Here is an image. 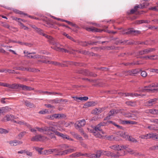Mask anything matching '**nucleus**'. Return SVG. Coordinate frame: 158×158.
I'll use <instances>...</instances> for the list:
<instances>
[{
  "label": "nucleus",
  "instance_id": "5701e85b",
  "mask_svg": "<svg viewBox=\"0 0 158 158\" xmlns=\"http://www.w3.org/2000/svg\"><path fill=\"white\" fill-rule=\"evenodd\" d=\"M125 103L127 105L129 106L135 107L137 105V102L136 101H127L125 102Z\"/></svg>",
  "mask_w": 158,
  "mask_h": 158
},
{
  "label": "nucleus",
  "instance_id": "58836bf2",
  "mask_svg": "<svg viewBox=\"0 0 158 158\" xmlns=\"http://www.w3.org/2000/svg\"><path fill=\"white\" fill-rule=\"evenodd\" d=\"M119 135L120 136L122 137L123 138L127 139L128 138V136L126 135L125 132H119Z\"/></svg>",
  "mask_w": 158,
  "mask_h": 158
},
{
  "label": "nucleus",
  "instance_id": "aec40b11",
  "mask_svg": "<svg viewBox=\"0 0 158 158\" xmlns=\"http://www.w3.org/2000/svg\"><path fill=\"white\" fill-rule=\"evenodd\" d=\"M14 123L19 124L20 125H24L27 127H30V125L29 124L26 123L25 121L22 120H21L20 121H14Z\"/></svg>",
  "mask_w": 158,
  "mask_h": 158
},
{
  "label": "nucleus",
  "instance_id": "20e7f679",
  "mask_svg": "<svg viewBox=\"0 0 158 158\" xmlns=\"http://www.w3.org/2000/svg\"><path fill=\"white\" fill-rule=\"evenodd\" d=\"M46 138L47 137L45 136L42 135H39L33 137L31 139V140L32 141H41Z\"/></svg>",
  "mask_w": 158,
  "mask_h": 158
},
{
  "label": "nucleus",
  "instance_id": "dca6fc26",
  "mask_svg": "<svg viewBox=\"0 0 158 158\" xmlns=\"http://www.w3.org/2000/svg\"><path fill=\"white\" fill-rule=\"evenodd\" d=\"M77 124H75V127L76 128H80L81 127L84 126L85 124V119H82L77 122Z\"/></svg>",
  "mask_w": 158,
  "mask_h": 158
},
{
  "label": "nucleus",
  "instance_id": "cd10ccee",
  "mask_svg": "<svg viewBox=\"0 0 158 158\" xmlns=\"http://www.w3.org/2000/svg\"><path fill=\"white\" fill-rule=\"evenodd\" d=\"M145 88L151 89L156 88H158V83H152L148 86H145Z\"/></svg>",
  "mask_w": 158,
  "mask_h": 158
},
{
  "label": "nucleus",
  "instance_id": "e433bc0d",
  "mask_svg": "<svg viewBox=\"0 0 158 158\" xmlns=\"http://www.w3.org/2000/svg\"><path fill=\"white\" fill-rule=\"evenodd\" d=\"M79 44L84 46H86L88 44H93L89 43L88 42L86 41H81L79 42Z\"/></svg>",
  "mask_w": 158,
  "mask_h": 158
},
{
  "label": "nucleus",
  "instance_id": "864d4df0",
  "mask_svg": "<svg viewBox=\"0 0 158 158\" xmlns=\"http://www.w3.org/2000/svg\"><path fill=\"white\" fill-rule=\"evenodd\" d=\"M8 131L6 129L0 128V134L7 133Z\"/></svg>",
  "mask_w": 158,
  "mask_h": 158
},
{
  "label": "nucleus",
  "instance_id": "6e6552de",
  "mask_svg": "<svg viewBox=\"0 0 158 158\" xmlns=\"http://www.w3.org/2000/svg\"><path fill=\"white\" fill-rule=\"evenodd\" d=\"M119 112L118 110L113 109L110 110L108 114V115L104 119V121L109 119L110 118V117L114 115V114L118 113Z\"/></svg>",
  "mask_w": 158,
  "mask_h": 158
},
{
  "label": "nucleus",
  "instance_id": "6ab92c4d",
  "mask_svg": "<svg viewBox=\"0 0 158 158\" xmlns=\"http://www.w3.org/2000/svg\"><path fill=\"white\" fill-rule=\"evenodd\" d=\"M20 84H9L7 83L6 87L11 89H18L19 87H20Z\"/></svg>",
  "mask_w": 158,
  "mask_h": 158
},
{
  "label": "nucleus",
  "instance_id": "473e14b6",
  "mask_svg": "<svg viewBox=\"0 0 158 158\" xmlns=\"http://www.w3.org/2000/svg\"><path fill=\"white\" fill-rule=\"evenodd\" d=\"M150 133H148L145 135H142L139 136V138L142 139H149Z\"/></svg>",
  "mask_w": 158,
  "mask_h": 158
},
{
  "label": "nucleus",
  "instance_id": "de8ad7c7",
  "mask_svg": "<svg viewBox=\"0 0 158 158\" xmlns=\"http://www.w3.org/2000/svg\"><path fill=\"white\" fill-rule=\"evenodd\" d=\"M19 25L22 27V28H23L25 30H27L28 29V28L26 26L24 25L21 22H19Z\"/></svg>",
  "mask_w": 158,
  "mask_h": 158
},
{
  "label": "nucleus",
  "instance_id": "603ef678",
  "mask_svg": "<svg viewBox=\"0 0 158 158\" xmlns=\"http://www.w3.org/2000/svg\"><path fill=\"white\" fill-rule=\"evenodd\" d=\"M122 94L123 95H124L126 97L130 96L132 97H133V93H122Z\"/></svg>",
  "mask_w": 158,
  "mask_h": 158
},
{
  "label": "nucleus",
  "instance_id": "4c0bfd02",
  "mask_svg": "<svg viewBox=\"0 0 158 158\" xmlns=\"http://www.w3.org/2000/svg\"><path fill=\"white\" fill-rule=\"evenodd\" d=\"M63 35H64L66 36L70 40H71L73 41V42H76V40H74V39L73 38H72V37H71L69 35H68L66 33L64 32L63 33Z\"/></svg>",
  "mask_w": 158,
  "mask_h": 158
},
{
  "label": "nucleus",
  "instance_id": "1a4fd4ad",
  "mask_svg": "<svg viewBox=\"0 0 158 158\" xmlns=\"http://www.w3.org/2000/svg\"><path fill=\"white\" fill-rule=\"evenodd\" d=\"M107 108L106 107L96 108L92 111L91 113L94 114H98L105 110Z\"/></svg>",
  "mask_w": 158,
  "mask_h": 158
},
{
  "label": "nucleus",
  "instance_id": "72a5a7b5",
  "mask_svg": "<svg viewBox=\"0 0 158 158\" xmlns=\"http://www.w3.org/2000/svg\"><path fill=\"white\" fill-rule=\"evenodd\" d=\"M157 110L156 109H148L146 110V112L150 113L153 114H156Z\"/></svg>",
  "mask_w": 158,
  "mask_h": 158
},
{
  "label": "nucleus",
  "instance_id": "09e8293b",
  "mask_svg": "<svg viewBox=\"0 0 158 158\" xmlns=\"http://www.w3.org/2000/svg\"><path fill=\"white\" fill-rule=\"evenodd\" d=\"M35 128L37 129L38 131L41 132H44L45 131L44 127L40 128L38 127H36Z\"/></svg>",
  "mask_w": 158,
  "mask_h": 158
},
{
  "label": "nucleus",
  "instance_id": "338daca9",
  "mask_svg": "<svg viewBox=\"0 0 158 158\" xmlns=\"http://www.w3.org/2000/svg\"><path fill=\"white\" fill-rule=\"evenodd\" d=\"M141 74L142 77H145L147 76V74L145 71H143L141 72Z\"/></svg>",
  "mask_w": 158,
  "mask_h": 158
},
{
  "label": "nucleus",
  "instance_id": "7ed1b4c3",
  "mask_svg": "<svg viewBox=\"0 0 158 158\" xmlns=\"http://www.w3.org/2000/svg\"><path fill=\"white\" fill-rule=\"evenodd\" d=\"M47 57L46 58V59H44L43 60H39L38 61V62H42L44 63H49V64H52L54 65L58 66H61V67H64L65 66H67V65L66 64H62L60 63L59 62H55V61H50L49 60H47Z\"/></svg>",
  "mask_w": 158,
  "mask_h": 158
},
{
  "label": "nucleus",
  "instance_id": "ddd939ff",
  "mask_svg": "<svg viewBox=\"0 0 158 158\" xmlns=\"http://www.w3.org/2000/svg\"><path fill=\"white\" fill-rule=\"evenodd\" d=\"M139 7V6H134V8L131 9L129 12H128L127 13L128 14H133L135 12L136 13V15L140 14L141 13L139 11H137V10Z\"/></svg>",
  "mask_w": 158,
  "mask_h": 158
},
{
  "label": "nucleus",
  "instance_id": "c85d7f7f",
  "mask_svg": "<svg viewBox=\"0 0 158 158\" xmlns=\"http://www.w3.org/2000/svg\"><path fill=\"white\" fill-rule=\"evenodd\" d=\"M48 39V41L50 43L53 45H57L58 44L55 42V40L51 36Z\"/></svg>",
  "mask_w": 158,
  "mask_h": 158
},
{
  "label": "nucleus",
  "instance_id": "c03bdc74",
  "mask_svg": "<svg viewBox=\"0 0 158 158\" xmlns=\"http://www.w3.org/2000/svg\"><path fill=\"white\" fill-rule=\"evenodd\" d=\"M47 135H48L51 139L56 138V137L54 133L51 132L49 133H48Z\"/></svg>",
  "mask_w": 158,
  "mask_h": 158
},
{
  "label": "nucleus",
  "instance_id": "69168bd1",
  "mask_svg": "<svg viewBox=\"0 0 158 158\" xmlns=\"http://www.w3.org/2000/svg\"><path fill=\"white\" fill-rule=\"evenodd\" d=\"M150 121L151 122L153 123L156 124H157V118L151 119L150 120Z\"/></svg>",
  "mask_w": 158,
  "mask_h": 158
},
{
  "label": "nucleus",
  "instance_id": "37998d69",
  "mask_svg": "<svg viewBox=\"0 0 158 158\" xmlns=\"http://www.w3.org/2000/svg\"><path fill=\"white\" fill-rule=\"evenodd\" d=\"M155 55H152L151 56H145L144 57H143V58H145L146 60L148 59H150V60H154L155 59H154L153 58V57H155Z\"/></svg>",
  "mask_w": 158,
  "mask_h": 158
},
{
  "label": "nucleus",
  "instance_id": "a18cd8bd",
  "mask_svg": "<svg viewBox=\"0 0 158 158\" xmlns=\"http://www.w3.org/2000/svg\"><path fill=\"white\" fill-rule=\"evenodd\" d=\"M100 126H105L107 125V123L106 120L105 121H104V119L103 120V122H101L99 124H98Z\"/></svg>",
  "mask_w": 158,
  "mask_h": 158
},
{
  "label": "nucleus",
  "instance_id": "5fc2aeb1",
  "mask_svg": "<svg viewBox=\"0 0 158 158\" xmlns=\"http://www.w3.org/2000/svg\"><path fill=\"white\" fill-rule=\"evenodd\" d=\"M44 94H47V95H55V92H53L44 91Z\"/></svg>",
  "mask_w": 158,
  "mask_h": 158
},
{
  "label": "nucleus",
  "instance_id": "393cba45",
  "mask_svg": "<svg viewBox=\"0 0 158 158\" xmlns=\"http://www.w3.org/2000/svg\"><path fill=\"white\" fill-rule=\"evenodd\" d=\"M20 87L22 88L23 90L30 91L34 90V88H32L31 87L27 86L22 84H20Z\"/></svg>",
  "mask_w": 158,
  "mask_h": 158
},
{
  "label": "nucleus",
  "instance_id": "2f4dec72",
  "mask_svg": "<svg viewBox=\"0 0 158 158\" xmlns=\"http://www.w3.org/2000/svg\"><path fill=\"white\" fill-rule=\"evenodd\" d=\"M73 98L75 100H79L81 101H86L88 99V98L87 97H73Z\"/></svg>",
  "mask_w": 158,
  "mask_h": 158
},
{
  "label": "nucleus",
  "instance_id": "3c124183",
  "mask_svg": "<svg viewBox=\"0 0 158 158\" xmlns=\"http://www.w3.org/2000/svg\"><path fill=\"white\" fill-rule=\"evenodd\" d=\"M103 152H101V151H98L96 154H95L96 158H99L101 156L102 153V154Z\"/></svg>",
  "mask_w": 158,
  "mask_h": 158
},
{
  "label": "nucleus",
  "instance_id": "052dcab7",
  "mask_svg": "<svg viewBox=\"0 0 158 158\" xmlns=\"http://www.w3.org/2000/svg\"><path fill=\"white\" fill-rule=\"evenodd\" d=\"M29 72H37L39 71L38 69H36L35 68H29Z\"/></svg>",
  "mask_w": 158,
  "mask_h": 158
},
{
  "label": "nucleus",
  "instance_id": "774afa93",
  "mask_svg": "<svg viewBox=\"0 0 158 158\" xmlns=\"http://www.w3.org/2000/svg\"><path fill=\"white\" fill-rule=\"evenodd\" d=\"M127 151L130 154L134 153V151L131 149L127 148L126 149Z\"/></svg>",
  "mask_w": 158,
  "mask_h": 158
},
{
  "label": "nucleus",
  "instance_id": "a878e982",
  "mask_svg": "<svg viewBox=\"0 0 158 158\" xmlns=\"http://www.w3.org/2000/svg\"><path fill=\"white\" fill-rule=\"evenodd\" d=\"M44 129L45 131V132L51 131L53 132L55 134L56 131H57L55 130V128L52 126H45Z\"/></svg>",
  "mask_w": 158,
  "mask_h": 158
},
{
  "label": "nucleus",
  "instance_id": "6e6d98bb",
  "mask_svg": "<svg viewBox=\"0 0 158 158\" xmlns=\"http://www.w3.org/2000/svg\"><path fill=\"white\" fill-rule=\"evenodd\" d=\"M25 104L27 106H29L30 107H31L33 105V104H32L30 103L29 102H28L27 101H26L25 102Z\"/></svg>",
  "mask_w": 158,
  "mask_h": 158
},
{
  "label": "nucleus",
  "instance_id": "e2e57ef3",
  "mask_svg": "<svg viewBox=\"0 0 158 158\" xmlns=\"http://www.w3.org/2000/svg\"><path fill=\"white\" fill-rule=\"evenodd\" d=\"M35 149L40 154H41V151L43 149V148L36 147Z\"/></svg>",
  "mask_w": 158,
  "mask_h": 158
},
{
  "label": "nucleus",
  "instance_id": "f257e3e1",
  "mask_svg": "<svg viewBox=\"0 0 158 158\" xmlns=\"http://www.w3.org/2000/svg\"><path fill=\"white\" fill-rule=\"evenodd\" d=\"M101 127V126L98 124L92 130H91L90 131L96 137H99L100 136V134L101 133L102 134H105V133L102 131Z\"/></svg>",
  "mask_w": 158,
  "mask_h": 158
},
{
  "label": "nucleus",
  "instance_id": "f3484780",
  "mask_svg": "<svg viewBox=\"0 0 158 158\" xmlns=\"http://www.w3.org/2000/svg\"><path fill=\"white\" fill-rule=\"evenodd\" d=\"M153 90L155 91H158V88H145V86L142 89H141L139 90V92H145L146 91L149 92L150 91H152Z\"/></svg>",
  "mask_w": 158,
  "mask_h": 158
},
{
  "label": "nucleus",
  "instance_id": "4be33fe9",
  "mask_svg": "<svg viewBox=\"0 0 158 158\" xmlns=\"http://www.w3.org/2000/svg\"><path fill=\"white\" fill-rule=\"evenodd\" d=\"M11 109L8 106H6L0 109V114L5 113L10 111Z\"/></svg>",
  "mask_w": 158,
  "mask_h": 158
},
{
  "label": "nucleus",
  "instance_id": "412c9836",
  "mask_svg": "<svg viewBox=\"0 0 158 158\" xmlns=\"http://www.w3.org/2000/svg\"><path fill=\"white\" fill-rule=\"evenodd\" d=\"M85 29L89 31L95 32H101L102 31L98 28L94 27H86Z\"/></svg>",
  "mask_w": 158,
  "mask_h": 158
},
{
  "label": "nucleus",
  "instance_id": "9d476101",
  "mask_svg": "<svg viewBox=\"0 0 158 158\" xmlns=\"http://www.w3.org/2000/svg\"><path fill=\"white\" fill-rule=\"evenodd\" d=\"M56 135L61 137L63 139H67L69 140L73 141V139L69 138V136L67 135H64L63 133H60L58 131H56Z\"/></svg>",
  "mask_w": 158,
  "mask_h": 158
},
{
  "label": "nucleus",
  "instance_id": "a19ab883",
  "mask_svg": "<svg viewBox=\"0 0 158 158\" xmlns=\"http://www.w3.org/2000/svg\"><path fill=\"white\" fill-rule=\"evenodd\" d=\"M52 153V149L45 150L44 151V154L46 155L51 154Z\"/></svg>",
  "mask_w": 158,
  "mask_h": 158
},
{
  "label": "nucleus",
  "instance_id": "0e129e2a",
  "mask_svg": "<svg viewBox=\"0 0 158 158\" xmlns=\"http://www.w3.org/2000/svg\"><path fill=\"white\" fill-rule=\"evenodd\" d=\"M57 45H55V46L54 47H52L51 48L55 50H56L57 51H59L60 49V48L57 47L56 46Z\"/></svg>",
  "mask_w": 158,
  "mask_h": 158
},
{
  "label": "nucleus",
  "instance_id": "9b49d317",
  "mask_svg": "<svg viewBox=\"0 0 158 158\" xmlns=\"http://www.w3.org/2000/svg\"><path fill=\"white\" fill-rule=\"evenodd\" d=\"M155 50V49L152 48H149L145 49L143 50L140 51L139 52V54L140 55H143L149 53L153 52Z\"/></svg>",
  "mask_w": 158,
  "mask_h": 158
},
{
  "label": "nucleus",
  "instance_id": "0eeeda50",
  "mask_svg": "<svg viewBox=\"0 0 158 158\" xmlns=\"http://www.w3.org/2000/svg\"><path fill=\"white\" fill-rule=\"evenodd\" d=\"M139 72V70L138 69H132L127 72H124V75L127 76L130 75L133 76H135Z\"/></svg>",
  "mask_w": 158,
  "mask_h": 158
},
{
  "label": "nucleus",
  "instance_id": "a211bd4d",
  "mask_svg": "<svg viewBox=\"0 0 158 158\" xmlns=\"http://www.w3.org/2000/svg\"><path fill=\"white\" fill-rule=\"evenodd\" d=\"M23 142L22 141L17 140L10 141L9 143L11 146H16L18 145L22 144Z\"/></svg>",
  "mask_w": 158,
  "mask_h": 158
},
{
  "label": "nucleus",
  "instance_id": "f03ea898",
  "mask_svg": "<svg viewBox=\"0 0 158 158\" xmlns=\"http://www.w3.org/2000/svg\"><path fill=\"white\" fill-rule=\"evenodd\" d=\"M24 53L25 54V56L28 58H31L36 59L37 58H40L42 60L44 59H46L47 58L46 56H42L39 55H34L35 54V52H32L31 53H29L28 52H26V51H24Z\"/></svg>",
  "mask_w": 158,
  "mask_h": 158
},
{
  "label": "nucleus",
  "instance_id": "b1692460",
  "mask_svg": "<svg viewBox=\"0 0 158 158\" xmlns=\"http://www.w3.org/2000/svg\"><path fill=\"white\" fill-rule=\"evenodd\" d=\"M133 33H135L136 34H139L140 33V32L138 31L134 30L133 28H131L128 30L127 31L123 34H132Z\"/></svg>",
  "mask_w": 158,
  "mask_h": 158
},
{
  "label": "nucleus",
  "instance_id": "49530a36",
  "mask_svg": "<svg viewBox=\"0 0 158 158\" xmlns=\"http://www.w3.org/2000/svg\"><path fill=\"white\" fill-rule=\"evenodd\" d=\"M26 133V132L25 131L21 132L18 135L19 139H21L23 136L25 135Z\"/></svg>",
  "mask_w": 158,
  "mask_h": 158
},
{
  "label": "nucleus",
  "instance_id": "13d9d810",
  "mask_svg": "<svg viewBox=\"0 0 158 158\" xmlns=\"http://www.w3.org/2000/svg\"><path fill=\"white\" fill-rule=\"evenodd\" d=\"M60 52H67V53H70L69 51L66 49H65L63 48H60V49L59 51Z\"/></svg>",
  "mask_w": 158,
  "mask_h": 158
},
{
  "label": "nucleus",
  "instance_id": "8fccbe9b",
  "mask_svg": "<svg viewBox=\"0 0 158 158\" xmlns=\"http://www.w3.org/2000/svg\"><path fill=\"white\" fill-rule=\"evenodd\" d=\"M2 26L4 27L5 28H8V29H10V26L9 25V24L6 23H2Z\"/></svg>",
  "mask_w": 158,
  "mask_h": 158
},
{
  "label": "nucleus",
  "instance_id": "f704fd0d",
  "mask_svg": "<svg viewBox=\"0 0 158 158\" xmlns=\"http://www.w3.org/2000/svg\"><path fill=\"white\" fill-rule=\"evenodd\" d=\"M113 153V152L110 151H103L102 154L108 157L110 156L112 157Z\"/></svg>",
  "mask_w": 158,
  "mask_h": 158
},
{
  "label": "nucleus",
  "instance_id": "c9c22d12",
  "mask_svg": "<svg viewBox=\"0 0 158 158\" xmlns=\"http://www.w3.org/2000/svg\"><path fill=\"white\" fill-rule=\"evenodd\" d=\"M95 105V103L94 102H88L85 104V106L89 107Z\"/></svg>",
  "mask_w": 158,
  "mask_h": 158
},
{
  "label": "nucleus",
  "instance_id": "ea45409f",
  "mask_svg": "<svg viewBox=\"0 0 158 158\" xmlns=\"http://www.w3.org/2000/svg\"><path fill=\"white\" fill-rule=\"evenodd\" d=\"M18 43L20 44L21 45H25L27 46H28L29 47H31L32 46V44H28L27 43H23L21 42L20 41H18L17 42Z\"/></svg>",
  "mask_w": 158,
  "mask_h": 158
},
{
  "label": "nucleus",
  "instance_id": "7c9ffc66",
  "mask_svg": "<svg viewBox=\"0 0 158 158\" xmlns=\"http://www.w3.org/2000/svg\"><path fill=\"white\" fill-rule=\"evenodd\" d=\"M150 21L147 20H138L135 21V23L137 24H139L143 23H148Z\"/></svg>",
  "mask_w": 158,
  "mask_h": 158
},
{
  "label": "nucleus",
  "instance_id": "4d7b16f0",
  "mask_svg": "<svg viewBox=\"0 0 158 158\" xmlns=\"http://www.w3.org/2000/svg\"><path fill=\"white\" fill-rule=\"evenodd\" d=\"M133 97L134 96L135 97H138L139 96H140L141 97H142L143 96H145V95L143 94H138L136 93H133Z\"/></svg>",
  "mask_w": 158,
  "mask_h": 158
},
{
  "label": "nucleus",
  "instance_id": "bf43d9fd",
  "mask_svg": "<svg viewBox=\"0 0 158 158\" xmlns=\"http://www.w3.org/2000/svg\"><path fill=\"white\" fill-rule=\"evenodd\" d=\"M157 134H156V133H150V139L151 138H154L155 139L156 135Z\"/></svg>",
  "mask_w": 158,
  "mask_h": 158
},
{
  "label": "nucleus",
  "instance_id": "79ce46f5",
  "mask_svg": "<svg viewBox=\"0 0 158 158\" xmlns=\"http://www.w3.org/2000/svg\"><path fill=\"white\" fill-rule=\"evenodd\" d=\"M128 140L129 141H131L133 142L134 143H136L138 142L137 140L135 139V138H133L131 136H129L128 138Z\"/></svg>",
  "mask_w": 158,
  "mask_h": 158
},
{
  "label": "nucleus",
  "instance_id": "4468645a",
  "mask_svg": "<svg viewBox=\"0 0 158 158\" xmlns=\"http://www.w3.org/2000/svg\"><path fill=\"white\" fill-rule=\"evenodd\" d=\"M59 147H60V150L56 148L52 149V152H59V151L60 150H63L69 148V146L65 144H62L61 145H60Z\"/></svg>",
  "mask_w": 158,
  "mask_h": 158
},
{
  "label": "nucleus",
  "instance_id": "39448f33",
  "mask_svg": "<svg viewBox=\"0 0 158 158\" xmlns=\"http://www.w3.org/2000/svg\"><path fill=\"white\" fill-rule=\"evenodd\" d=\"M17 118H18V117L16 118L13 115L7 114L2 119V121L4 122L10 121L14 123V121H15V119Z\"/></svg>",
  "mask_w": 158,
  "mask_h": 158
},
{
  "label": "nucleus",
  "instance_id": "f8f14e48",
  "mask_svg": "<svg viewBox=\"0 0 158 158\" xmlns=\"http://www.w3.org/2000/svg\"><path fill=\"white\" fill-rule=\"evenodd\" d=\"M76 151V148H70L68 150H65L61 152H60L58 154H56V155H63L67 154L72 152Z\"/></svg>",
  "mask_w": 158,
  "mask_h": 158
},
{
  "label": "nucleus",
  "instance_id": "2eb2a0df",
  "mask_svg": "<svg viewBox=\"0 0 158 158\" xmlns=\"http://www.w3.org/2000/svg\"><path fill=\"white\" fill-rule=\"evenodd\" d=\"M157 100H158V98H154L149 100L146 102V103L148 106H152L156 103Z\"/></svg>",
  "mask_w": 158,
  "mask_h": 158
},
{
  "label": "nucleus",
  "instance_id": "680f3d73",
  "mask_svg": "<svg viewBox=\"0 0 158 158\" xmlns=\"http://www.w3.org/2000/svg\"><path fill=\"white\" fill-rule=\"evenodd\" d=\"M6 72H8L9 73H17V72H15V71L13 70H10V69H6Z\"/></svg>",
  "mask_w": 158,
  "mask_h": 158
},
{
  "label": "nucleus",
  "instance_id": "c756f323",
  "mask_svg": "<svg viewBox=\"0 0 158 158\" xmlns=\"http://www.w3.org/2000/svg\"><path fill=\"white\" fill-rule=\"evenodd\" d=\"M125 151H123L122 154H120L119 152H118L117 154H114V153H113L112 157H113L116 158H118L120 156H123L125 155Z\"/></svg>",
  "mask_w": 158,
  "mask_h": 158
},
{
  "label": "nucleus",
  "instance_id": "423d86ee",
  "mask_svg": "<svg viewBox=\"0 0 158 158\" xmlns=\"http://www.w3.org/2000/svg\"><path fill=\"white\" fill-rule=\"evenodd\" d=\"M110 148L112 149L118 151L126 149L127 147L126 145H115L110 146Z\"/></svg>",
  "mask_w": 158,
  "mask_h": 158
},
{
  "label": "nucleus",
  "instance_id": "bb28decb",
  "mask_svg": "<svg viewBox=\"0 0 158 158\" xmlns=\"http://www.w3.org/2000/svg\"><path fill=\"white\" fill-rule=\"evenodd\" d=\"M52 116L56 118H65L66 116L63 114H54L52 115Z\"/></svg>",
  "mask_w": 158,
  "mask_h": 158
}]
</instances>
